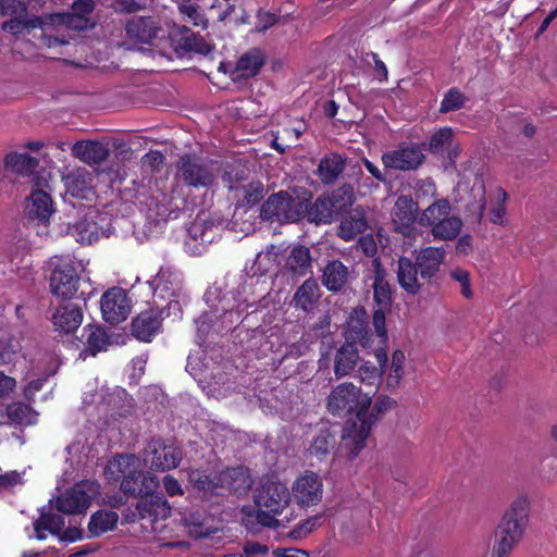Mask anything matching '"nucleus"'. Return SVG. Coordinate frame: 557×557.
I'll use <instances>...</instances> for the list:
<instances>
[{"label": "nucleus", "instance_id": "14", "mask_svg": "<svg viewBox=\"0 0 557 557\" xmlns=\"http://www.w3.org/2000/svg\"><path fill=\"white\" fill-rule=\"evenodd\" d=\"M169 39L176 52L195 51L197 53L208 54L211 51L210 45L203 41L202 38L197 37L186 26H174L169 33Z\"/></svg>", "mask_w": 557, "mask_h": 557}, {"label": "nucleus", "instance_id": "30", "mask_svg": "<svg viewBox=\"0 0 557 557\" xmlns=\"http://www.w3.org/2000/svg\"><path fill=\"white\" fill-rule=\"evenodd\" d=\"M96 212L91 209L84 219L69 227L70 234L81 244H91L99 238V227L95 221Z\"/></svg>", "mask_w": 557, "mask_h": 557}, {"label": "nucleus", "instance_id": "44", "mask_svg": "<svg viewBox=\"0 0 557 557\" xmlns=\"http://www.w3.org/2000/svg\"><path fill=\"white\" fill-rule=\"evenodd\" d=\"M397 407V400L387 396L379 395L374 401L371 412H366L367 420H373V425L380 419L381 416L388 411L394 410Z\"/></svg>", "mask_w": 557, "mask_h": 557}, {"label": "nucleus", "instance_id": "38", "mask_svg": "<svg viewBox=\"0 0 557 557\" xmlns=\"http://www.w3.org/2000/svg\"><path fill=\"white\" fill-rule=\"evenodd\" d=\"M331 207L330 199L323 195L317 198L311 206L308 205L306 216L308 221L315 224H329L334 220Z\"/></svg>", "mask_w": 557, "mask_h": 557}, {"label": "nucleus", "instance_id": "8", "mask_svg": "<svg viewBox=\"0 0 557 557\" xmlns=\"http://www.w3.org/2000/svg\"><path fill=\"white\" fill-rule=\"evenodd\" d=\"M100 494V484L96 481H82L55 499V508L64 513L85 512L94 498Z\"/></svg>", "mask_w": 557, "mask_h": 557}, {"label": "nucleus", "instance_id": "13", "mask_svg": "<svg viewBox=\"0 0 557 557\" xmlns=\"http://www.w3.org/2000/svg\"><path fill=\"white\" fill-rule=\"evenodd\" d=\"M95 3L91 0H77L72 5V12L58 13L50 16L52 24L66 25L72 29L83 30L92 26L90 14Z\"/></svg>", "mask_w": 557, "mask_h": 557}, {"label": "nucleus", "instance_id": "52", "mask_svg": "<svg viewBox=\"0 0 557 557\" xmlns=\"http://www.w3.org/2000/svg\"><path fill=\"white\" fill-rule=\"evenodd\" d=\"M329 199L348 212L354 203V191L350 186H342L341 188L326 195Z\"/></svg>", "mask_w": 557, "mask_h": 557}, {"label": "nucleus", "instance_id": "29", "mask_svg": "<svg viewBox=\"0 0 557 557\" xmlns=\"http://www.w3.org/2000/svg\"><path fill=\"white\" fill-rule=\"evenodd\" d=\"M359 351L354 344H345L334 357V374L337 379L351 373L359 362Z\"/></svg>", "mask_w": 557, "mask_h": 557}, {"label": "nucleus", "instance_id": "64", "mask_svg": "<svg viewBox=\"0 0 557 557\" xmlns=\"http://www.w3.org/2000/svg\"><path fill=\"white\" fill-rule=\"evenodd\" d=\"M163 487H164L166 494L171 497L177 496V495H183V488H182L180 482L172 475H165L163 478Z\"/></svg>", "mask_w": 557, "mask_h": 557}, {"label": "nucleus", "instance_id": "37", "mask_svg": "<svg viewBox=\"0 0 557 557\" xmlns=\"http://www.w3.org/2000/svg\"><path fill=\"white\" fill-rule=\"evenodd\" d=\"M462 225L461 219L450 213L431 230V234L435 239L451 240L460 234Z\"/></svg>", "mask_w": 557, "mask_h": 557}, {"label": "nucleus", "instance_id": "32", "mask_svg": "<svg viewBox=\"0 0 557 557\" xmlns=\"http://www.w3.org/2000/svg\"><path fill=\"white\" fill-rule=\"evenodd\" d=\"M345 169V160L341 154L331 153L321 159L317 174L324 184L334 183Z\"/></svg>", "mask_w": 557, "mask_h": 557}, {"label": "nucleus", "instance_id": "33", "mask_svg": "<svg viewBox=\"0 0 557 557\" xmlns=\"http://www.w3.org/2000/svg\"><path fill=\"white\" fill-rule=\"evenodd\" d=\"M38 164V160L27 153L11 152L4 159V168L22 176L32 175Z\"/></svg>", "mask_w": 557, "mask_h": 557}, {"label": "nucleus", "instance_id": "35", "mask_svg": "<svg viewBox=\"0 0 557 557\" xmlns=\"http://www.w3.org/2000/svg\"><path fill=\"white\" fill-rule=\"evenodd\" d=\"M119 521V515L111 510H99L91 515L88 530L91 536H100L113 530Z\"/></svg>", "mask_w": 557, "mask_h": 557}, {"label": "nucleus", "instance_id": "11", "mask_svg": "<svg viewBox=\"0 0 557 557\" xmlns=\"http://www.w3.org/2000/svg\"><path fill=\"white\" fill-rule=\"evenodd\" d=\"M100 305L103 319L111 324L124 321L131 311L127 294L120 287L108 289L102 295Z\"/></svg>", "mask_w": 557, "mask_h": 557}, {"label": "nucleus", "instance_id": "23", "mask_svg": "<svg viewBox=\"0 0 557 557\" xmlns=\"http://www.w3.org/2000/svg\"><path fill=\"white\" fill-rule=\"evenodd\" d=\"M149 284L154 295L162 299L175 296L181 288L178 274L169 267L161 268Z\"/></svg>", "mask_w": 557, "mask_h": 557}, {"label": "nucleus", "instance_id": "21", "mask_svg": "<svg viewBox=\"0 0 557 557\" xmlns=\"http://www.w3.org/2000/svg\"><path fill=\"white\" fill-rule=\"evenodd\" d=\"M72 156L87 164H100L109 156L107 145L96 140H81L73 145Z\"/></svg>", "mask_w": 557, "mask_h": 557}, {"label": "nucleus", "instance_id": "22", "mask_svg": "<svg viewBox=\"0 0 557 557\" xmlns=\"http://www.w3.org/2000/svg\"><path fill=\"white\" fill-rule=\"evenodd\" d=\"M321 294L317 280L309 277L296 289L292 304L296 309L311 312L318 306Z\"/></svg>", "mask_w": 557, "mask_h": 557}, {"label": "nucleus", "instance_id": "5", "mask_svg": "<svg viewBox=\"0 0 557 557\" xmlns=\"http://www.w3.org/2000/svg\"><path fill=\"white\" fill-rule=\"evenodd\" d=\"M52 268L50 276V289L53 295L62 298H71L78 288V269L83 270L82 261H75L70 257H53L50 259Z\"/></svg>", "mask_w": 557, "mask_h": 557}, {"label": "nucleus", "instance_id": "19", "mask_svg": "<svg viewBox=\"0 0 557 557\" xmlns=\"http://www.w3.org/2000/svg\"><path fill=\"white\" fill-rule=\"evenodd\" d=\"M251 479L248 470L243 467L226 469L219 472V488L242 495L248 492Z\"/></svg>", "mask_w": 557, "mask_h": 557}, {"label": "nucleus", "instance_id": "55", "mask_svg": "<svg viewBox=\"0 0 557 557\" xmlns=\"http://www.w3.org/2000/svg\"><path fill=\"white\" fill-rule=\"evenodd\" d=\"M450 276L451 278H454L456 282H458L460 284V287H461V294L466 297V298H471L472 297V290H471V287H470V278H469V273L466 271V270H462V269H455L450 272Z\"/></svg>", "mask_w": 557, "mask_h": 557}, {"label": "nucleus", "instance_id": "50", "mask_svg": "<svg viewBox=\"0 0 557 557\" xmlns=\"http://www.w3.org/2000/svg\"><path fill=\"white\" fill-rule=\"evenodd\" d=\"M382 375V370L369 361L362 362L357 370V377L366 385H375Z\"/></svg>", "mask_w": 557, "mask_h": 557}, {"label": "nucleus", "instance_id": "3", "mask_svg": "<svg viewBox=\"0 0 557 557\" xmlns=\"http://www.w3.org/2000/svg\"><path fill=\"white\" fill-rule=\"evenodd\" d=\"M255 518L259 524L276 529L280 527L278 516L288 507L290 493L287 486L273 479L260 483L253 494Z\"/></svg>", "mask_w": 557, "mask_h": 557}, {"label": "nucleus", "instance_id": "56", "mask_svg": "<svg viewBox=\"0 0 557 557\" xmlns=\"http://www.w3.org/2000/svg\"><path fill=\"white\" fill-rule=\"evenodd\" d=\"M23 2L17 0H0V14L24 17Z\"/></svg>", "mask_w": 557, "mask_h": 557}, {"label": "nucleus", "instance_id": "12", "mask_svg": "<svg viewBox=\"0 0 557 557\" xmlns=\"http://www.w3.org/2000/svg\"><path fill=\"white\" fill-rule=\"evenodd\" d=\"M418 203L409 196H399L391 211L393 227L406 237L414 234Z\"/></svg>", "mask_w": 557, "mask_h": 557}, {"label": "nucleus", "instance_id": "45", "mask_svg": "<svg viewBox=\"0 0 557 557\" xmlns=\"http://www.w3.org/2000/svg\"><path fill=\"white\" fill-rule=\"evenodd\" d=\"M280 248L271 245L265 251H261L257 255L255 265L258 268L260 274L268 273L273 265L277 262Z\"/></svg>", "mask_w": 557, "mask_h": 557}, {"label": "nucleus", "instance_id": "31", "mask_svg": "<svg viewBox=\"0 0 557 557\" xmlns=\"http://www.w3.org/2000/svg\"><path fill=\"white\" fill-rule=\"evenodd\" d=\"M348 276V268L339 260H333L326 264L322 282L329 290L337 292L346 285Z\"/></svg>", "mask_w": 557, "mask_h": 557}, {"label": "nucleus", "instance_id": "18", "mask_svg": "<svg viewBox=\"0 0 557 557\" xmlns=\"http://www.w3.org/2000/svg\"><path fill=\"white\" fill-rule=\"evenodd\" d=\"M445 259V249L440 247H425L416 252V265L422 278H432L440 271Z\"/></svg>", "mask_w": 557, "mask_h": 557}, {"label": "nucleus", "instance_id": "26", "mask_svg": "<svg viewBox=\"0 0 557 557\" xmlns=\"http://www.w3.org/2000/svg\"><path fill=\"white\" fill-rule=\"evenodd\" d=\"M161 322L157 313L148 310L138 314L132 323L133 335L143 342H150L159 332Z\"/></svg>", "mask_w": 557, "mask_h": 557}, {"label": "nucleus", "instance_id": "4", "mask_svg": "<svg viewBox=\"0 0 557 557\" xmlns=\"http://www.w3.org/2000/svg\"><path fill=\"white\" fill-rule=\"evenodd\" d=\"M309 200L307 193L290 194L281 190L265 200L261 207L260 216L271 222L294 223L306 216Z\"/></svg>", "mask_w": 557, "mask_h": 557}, {"label": "nucleus", "instance_id": "25", "mask_svg": "<svg viewBox=\"0 0 557 557\" xmlns=\"http://www.w3.org/2000/svg\"><path fill=\"white\" fill-rule=\"evenodd\" d=\"M53 211L52 199L49 193L41 188L33 189L27 206L28 216L32 220L47 222Z\"/></svg>", "mask_w": 557, "mask_h": 557}, {"label": "nucleus", "instance_id": "47", "mask_svg": "<svg viewBox=\"0 0 557 557\" xmlns=\"http://www.w3.org/2000/svg\"><path fill=\"white\" fill-rule=\"evenodd\" d=\"M472 193L474 194V201L472 203H468L467 209L473 216L474 221L479 223L485 209V193L483 184L479 183L474 185Z\"/></svg>", "mask_w": 557, "mask_h": 557}, {"label": "nucleus", "instance_id": "27", "mask_svg": "<svg viewBox=\"0 0 557 557\" xmlns=\"http://www.w3.org/2000/svg\"><path fill=\"white\" fill-rule=\"evenodd\" d=\"M418 271V267L409 258L401 257L398 259L397 280L400 287L408 294L417 295L421 289Z\"/></svg>", "mask_w": 557, "mask_h": 557}, {"label": "nucleus", "instance_id": "34", "mask_svg": "<svg viewBox=\"0 0 557 557\" xmlns=\"http://www.w3.org/2000/svg\"><path fill=\"white\" fill-rule=\"evenodd\" d=\"M451 212L450 202L447 199L434 201L420 214L418 222L431 230Z\"/></svg>", "mask_w": 557, "mask_h": 557}, {"label": "nucleus", "instance_id": "39", "mask_svg": "<svg viewBox=\"0 0 557 557\" xmlns=\"http://www.w3.org/2000/svg\"><path fill=\"white\" fill-rule=\"evenodd\" d=\"M64 519L57 513H42L40 518L34 523L36 537L44 540L47 537V532L59 535L64 528Z\"/></svg>", "mask_w": 557, "mask_h": 557}, {"label": "nucleus", "instance_id": "24", "mask_svg": "<svg viewBox=\"0 0 557 557\" xmlns=\"http://www.w3.org/2000/svg\"><path fill=\"white\" fill-rule=\"evenodd\" d=\"M83 321V313L75 304H65L59 307L52 315L54 327L64 333L76 330Z\"/></svg>", "mask_w": 557, "mask_h": 557}, {"label": "nucleus", "instance_id": "51", "mask_svg": "<svg viewBox=\"0 0 557 557\" xmlns=\"http://www.w3.org/2000/svg\"><path fill=\"white\" fill-rule=\"evenodd\" d=\"M21 350V344L15 338L0 339V364L11 363L18 351Z\"/></svg>", "mask_w": 557, "mask_h": 557}, {"label": "nucleus", "instance_id": "46", "mask_svg": "<svg viewBox=\"0 0 557 557\" xmlns=\"http://www.w3.org/2000/svg\"><path fill=\"white\" fill-rule=\"evenodd\" d=\"M467 101V97L457 88H450L441 102L440 111L443 113L461 109Z\"/></svg>", "mask_w": 557, "mask_h": 557}, {"label": "nucleus", "instance_id": "53", "mask_svg": "<svg viewBox=\"0 0 557 557\" xmlns=\"http://www.w3.org/2000/svg\"><path fill=\"white\" fill-rule=\"evenodd\" d=\"M243 202L246 206H253L259 202L264 196V186L261 182H251L244 186Z\"/></svg>", "mask_w": 557, "mask_h": 557}, {"label": "nucleus", "instance_id": "40", "mask_svg": "<svg viewBox=\"0 0 557 557\" xmlns=\"http://www.w3.org/2000/svg\"><path fill=\"white\" fill-rule=\"evenodd\" d=\"M84 332L86 335L87 350L90 351L92 356L107 349L109 337L101 327L88 324L84 327Z\"/></svg>", "mask_w": 557, "mask_h": 557}, {"label": "nucleus", "instance_id": "54", "mask_svg": "<svg viewBox=\"0 0 557 557\" xmlns=\"http://www.w3.org/2000/svg\"><path fill=\"white\" fill-rule=\"evenodd\" d=\"M374 298L379 304L387 305L391 301V290L388 283L384 280L381 272H377L373 283Z\"/></svg>", "mask_w": 557, "mask_h": 557}, {"label": "nucleus", "instance_id": "16", "mask_svg": "<svg viewBox=\"0 0 557 557\" xmlns=\"http://www.w3.org/2000/svg\"><path fill=\"white\" fill-rule=\"evenodd\" d=\"M127 37L139 44H151L163 34V29L152 17L134 16L125 26Z\"/></svg>", "mask_w": 557, "mask_h": 557}, {"label": "nucleus", "instance_id": "42", "mask_svg": "<svg viewBox=\"0 0 557 557\" xmlns=\"http://www.w3.org/2000/svg\"><path fill=\"white\" fill-rule=\"evenodd\" d=\"M405 359V354L401 350H395L393 352L392 363L385 380L387 389L394 391L399 386L404 376Z\"/></svg>", "mask_w": 557, "mask_h": 557}, {"label": "nucleus", "instance_id": "58", "mask_svg": "<svg viewBox=\"0 0 557 557\" xmlns=\"http://www.w3.org/2000/svg\"><path fill=\"white\" fill-rule=\"evenodd\" d=\"M451 128L445 127L434 133L430 140V149L432 151H438L446 143L451 139Z\"/></svg>", "mask_w": 557, "mask_h": 557}, {"label": "nucleus", "instance_id": "20", "mask_svg": "<svg viewBox=\"0 0 557 557\" xmlns=\"http://www.w3.org/2000/svg\"><path fill=\"white\" fill-rule=\"evenodd\" d=\"M283 268L293 276L298 277L311 272L312 257L310 249L302 245L293 246L285 258Z\"/></svg>", "mask_w": 557, "mask_h": 557}, {"label": "nucleus", "instance_id": "10", "mask_svg": "<svg viewBox=\"0 0 557 557\" xmlns=\"http://www.w3.org/2000/svg\"><path fill=\"white\" fill-rule=\"evenodd\" d=\"M289 493L298 506H315L323 496V481L318 473L305 471L295 479Z\"/></svg>", "mask_w": 557, "mask_h": 557}, {"label": "nucleus", "instance_id": "41", "mask_svg": "<svg viewBox=\"0 0 557 557\" xmlns=\"http://www.w3.org/2000/svg\"><path fill=\"white\" fill-rule=\"evenodd\" d=\"M8 418L17 424L30 425L37 421V412L28 405L13 403L7 408Z\"/></svg>", "mask_w": 557, "mask_h": 557}, {"label": "nucleus", "instance_id": "2", "mask_svg": "<svg viewBox=\"0 0 557 557\" xmlns=\"http://www.w3.org/2000/svg\"><path fill=\"white\" fill-rule=\"evenodd\" d=\"M372 404V397L352 383H342L332 389L327 397V410L333 416L345 417L355 413L356 418L345 423L343 444L349 450L350 458L356 457L366 446L373 426V420L366 419V412Z\"/></svg>", "mask_w": 557, "mask_h": 557}, {"label": "nucleus", "instance_id": "17", "mask_svg": "<svg viewBox=\"0 0 557 557\" xmlns=\"http://www.w3.org/2000/svg\"><path fill=\"white\" fill-rule=\"evenodd\" d=\"M66 193L81 199H90L94 196V176L85 168H77L63 176Z\"/></svg>", "mask_w": 557, "mask_h": 557}, {"label": "nucleus", "instance_id": "62", "mask_svg": "<svg viewBox=\"0 0 557 557\" xmlns=\"http://www.w3.org/2000/svg\"><path fill=\"white\" fill-rule=\"evenodd\" d=\"M373 325L377 336L385 342L387 339V333L385 329V313L383 310H375L373 313Z\"/></svg>", "mask_w": 557, "mask_h": 557}, {"label": "nucleus", "instance_id": "60", "mask_svg": "<svg viewBox=\"0 0 557 557\" xmlns=\"http://www.w3.org/2000/svg\"><path fill=\"white\" fill-rule=\"evenodd\" d=\"M219 529L216 527L206 525L203 523H195L189 527V534L195 539H205L210 537L218 533Z\"/></svg>", "mask_w": 557, "mask_h": 557}, {"label": "nucleus", "instance_id": "48", "mask_svg": "<svg viewBox=\"0 0 557 557\" xmlns=\"http://www.w3.org/2000/svg\"><path fill=\"white\" fill-rule=\"evenodd\" d=\"M16 18L7 21L2 24V29L4 32L11 33V34H18L23 30L25 27L36 28V27H42L44 22L42 18L36 17L32 20H26L25 17H17Z\"/></svg>", "mask_w": 557, "mask_h": 557}, {"label": "nucleus", "instance_id": "7", "mask_svg": "<svg viewBox=\"0 0 557 557\" xmlns=\"http://www.w3.org/2000/svg\"><path fill=\"white\" fill-rule=\"evenodd\" d=\"M522 502L516 499L505 512L492 557H505L522 536Z\"/></svg>", "mask_w": 557, "mask_h": 557}, {"label": "nucleus", "instance_id": "59", "mask_svg": "<svg viewBox=\"0 0 557 557\" xmlns=\"http://www.w3.org/2000/svg\"><path fill=\"white\" fill-rule=\"evenodd\" d=\"M269 553L267 545L248 541L243 546V557H264Z\"/></svg>", "mask_w": 557, "mask_h": 557}, {"label": "nucleus", "instance_id": "61", "mask_svg": "<svg viewBox=\"0 0 557 557\" xmlns=\"http://www.w3.org/2000/svg\"><path fill=\"white\" fill-rule=\"evenodd\" d=\"M16 387V380L0 371V399L8 397Z\"/></svg>", "mask_w": 557, "mask_h": 557}, {"label": "nucleus", "instance_id": "9", "mask_svg": "<svg viewBox=\"0 0 557 557\" xmlns=\"http://www.w3.org/2000/svg\"><path fill=\"white\" fill-rule=\"evenodd\" d=\"M145 465L157 471L176 468L183 459L182 450L160 440L149 442L143 453Z\"/></svg>", "mask_w": 557, "mask_h": 557}, {"label": "nucleus", "instance_id": "15", "mask_svg": "<svg viewBox=\"0 0 557 557\" xmlns=\"http://www.w3.org/2000/svg\"><path fill=\"white\" fill-rule=\"evenodd\" d=\"M424 160V154L419 147H406L385 152L382 162L385 168L408 171L417 169Z\"/></svg>", "mask_w": 557, "mask_h": 557}, {"label": "nucleus", "instance_id": "57", "mask_svg": "<svg viewBox=\"0 0 557 557\" xmlns=\"http://www.w3.org/2000/svg\"><path fill=\"white\" fill-rule=\"evenodd\" d=\"M189 235L196 242H200V244H208L213 240V236H211V230L203 226L202 223L195 222L189 228Z\"/></svg>", "mask_w": 557, "mask_h": 557}, {"label": "nucleus", "instance_id": "36", "mask_svg": "<svg viewBox=\"0 0 557 557\" xmlns=\"http://www.w3.org/2000/svg\"><path fill=\"white\" fill-rule=\"evenodd\" d=\"M264 63V58L260 50L252 49L240 57L236 64L235 73L238 77L248 78L255 76Z\"/></svg>", "mask_w": 557, "mask_h": 557}, {"label": "nucleus", "instance_id": "43", "mask_svg": "<svg viewBox=\"0 0 557 557\" xmlns=\"http://www.w3.org/2000/svg\"><path fill=\"white\" fill-rule=\"evenodd\" d=\"M193 486L202 492H215L219 490V473L207 474L200 470H191L188 474Z\"/></svg>", "mask_w": 557, "mask_h": 557}, {"label": "nucleus", "instance_id": "49", "mask_svg": "<svg viewBox=\"0 0 557 557\" xmlns=\"http://www.w3.org/2000/svg\"><path fill=\"white\" fill-rule=\"evenodd\" d=\"M334 443V437L327 431H321L313 440L310 451L318 457L325 456L333 448Z\"/></svg>", "mask_w": 557, "mask_h": 557}, {"label": "nucleus", "instance_id": "28", "mask_svg": "<svg viewBox=\"0 0 557 557\" xmlns=\"http://www.w3.org/2000/svg\"><path fill=\"white\" fill-rule=\"evenodd\" d=\"M368 227L364 212L360 208H356L343 218L338 227V236L346 240H352L363 233Z\"/></svg>", "mask_w": 557, "mask_h": 557}, {"label": "nucleus", "instance_id": "1", "mask_svg": "<svg viewBox=\"0 0 557 557\" xmlns=\"http://www.w3.org/2000/svg\"><path fill=\"white\" fill-rule=\"evenodd\" d=\"M104 475L109 481L117 482L121 479V490L131 496L145 497L136 505L140 518L154 517L165 519L171 513V507L162 495H152L158 488L159 481L156 475L145 473L139 457L135 455H119L112 458L106 469Z\"/></svg>", "mask_w": 557, "mask_h": 557}, {"label": "nucleus", "instance_id": "63", "mask_svg": "<svg viewBox=\"0 0 557 557\" xmlns=\"http://www.w3.org/2000/svg\"><path fill=\"white\" fill-rule=\"evenodd\" d=\"M47 377H38L36 380H32L24 387V397L28 401H33L37 392L41 391L44 384L46 383Z\"/></svg>", "mask_w": 557, "mask_h": 557}, {"label": "nucleus", "instance_id": "6", "mask_svg": "<svg viewBox=\"0 0 557 557\" xmlns=\"http://www.w3.org/2000/svg\"><path fill=\"white\" fill-rule=\"evenodd\" d=\"M175 180L195 188L210 187L216 177L213 162L201 161L199 158L184 154L176 163Z\"/></svg>", "mask_w": 557, "mask_h": 557}]
</instances>
